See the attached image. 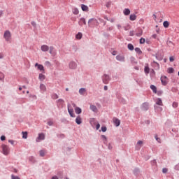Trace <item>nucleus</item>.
Segmentation results:
<instances>
[{"instance_id":"nucleus-1","label":"nucleus","mask_w":179,"mask_h":179,"mask_svg":"<svg viewBox=\"0 0 179 179\" xmlns=\"http://www.w3.org/2000/svg\"><path fill=\"white\" fill-rule=\"evenodd\" d=\"M3 38H5L6 41L10 43V41L12 40V34H10V31H5L3 34Z\"/></svg>"},{"instance_id":"nucleus-2","label":"nucleus","mask_w":179,"mask_h":179,"mask_svg":"<svg viewBox=\"0 0 179 179\" xmlns=\"http://www.w3.org/2000/svg\"><path fill=\"white\" fill-rule=\"evenodd\" d=\"M88 26L90 27H94V26H99V21L96 18H91L88 21Z\"/></svg>"},{"instance_id":"nucleus-3","label":"nucleus","mask_w":179,"mask_h":179,"mask_svg":"<svg viewBox=\"0 0 179 179\" xmlns=\"http://www.w3.org/2000/svg\"><path fill=\"white\" fill-rule=\"evenodd\" d=\"M2 153L5 155V156H8L10 152V149H9V146L2 144L1 145Z\"/></svg>"},{"instance_id":"nucleus-4","label":"nucleus","mask_w":179,"mask_h":179,"mask_svg":"<svg viewBox=\"0 0 179 179\" xmlns=\"http://www.w3.org/2000/svg\"><path fill=\"white\" fill-rule=\"evenodd\" d=\"M110 80H111V78L110 77V76L107 74H103V76H102L103 83H104V85H108Z\"/></svg>"},{"instance_id":"nucleus-5","label":"nucleus","mask_w":179,"mask_h":179,"mask_svg":"<svg viewBox=\"0 0 179 179\" xmlns=\"http://www.w3.org/2000/svg\"><path fill=\"white\" fill-rule=\"evenodd\" d=\"M161 82L163 86H167V83H169V78L166 76H162Z\"/></svg>"},{"instance_id":"nucleus-6","label":"nucleus","mask_w":179,"mask_h":179,"mask_svg":"<svg viewBox=\"0 0 179 179\" xmlns=\"http://www.w3.org/2000/svg\"><path fill=\"white\" fill-rule=\"evenodd\" d=\"M56 103L58 108H64V103H65V101H64V99H59L56 101Z\"/></svg>"},{"instance_id":"nucleus-7","label":"nucleus","mask_w":179,"mask_h":179,"mask_svg":"<svg viewBox=\"0 0 179 179\" xmlns=\"http://www.w3.org/2000/svg\"><path fill=\"white\" fill-rule=\"evenodd\" d=\"M141 110L143 111H148V110H149V103L148 102L143 103V104L141 105Z\"/></svg>"},{"instance_id":"nucleus-8","label":"nucleus","mask_w":179,"mask_h":179,"mask_svg":"<svg viewBox=\"0 0 179 179\" xmlns=\"http://www.w3.org/2000/svg\"><path fill=\"white\" fill-rule=\"evenodd\" d=\"M153 57H155L156 59H157L158 61L163 60V55H162L160 52H157L155 55H153Z\"/></svg>"},{"instance_id":"nucleus-9","label":"nucleus","mask_w":179,"mask_h":179,"mask_svg":"<svg viewBox=\"0 0 179 179\" xmlns=\"http://www.w3.org/2000/svg\"><path fill=\"white\" fill-rule=\"evenodd\" d=\"M68 112L72 118H75V113H73V108H69L71 107V104H68Z\"/></svg>"},{"instance_id":"nucleus-10","label":"nucleus","mask_w":179,"mask_h":179,"mask_svg":"<svg viewBox=\"0 0 179 179\" xmlns=\"http://www.w3.org/2000/svg\"><path fill=\"white\" fill-rule=\"evenodd\" d=\"M152 66H153L156 71H159L160 69V64H159L156 61L152 62Z\"/></svg>"},{"instance_id":"nucleus-11","label":"nucleus","mask_w":179,"mask_h":179,"mask_svg":"<svg viewBox=\"0 0 179 179\" xmlns=\"http://www.w3.org/2000/svg\"><path fill=\"white\" fill-rule=\"evenodd\" d=\"M70 69H76L78 64L75 62H71L69 64Z\"/></svg>"},{"instance_id":"nucleus-12","label":"nucleus","mask_w":179,"mask_h":179,"mask_svg":"<svg viewBox=\"0 0 179 179\" xmlns=\"http://www.w3.org/2000/svg\"><path fill=\"white\" fill-rule=\"evenodd\" d=\"M41 50L43 52H47V51H48V50H50V47H48V45H43L41 47Z\"/></svg>"},{"instance_id":"nucleus-13","label":"nucleus","mask_w":179,"mask_h":179,"mask_svg":"<svg viewBox=\"0 0 179 179\" xmlns=\"http://www.w3.org/2000/svg\"><path fill=\"white\" fill-rule=\"evenodd\" d=\"M113 122L115 127H120L121 125V121L118 118L113 119Z\"/></svg>"},{"instance_id":"nucleus-14","label":"nucleus","mask_w":179,"mask_h":179,"mask_svg":"<svg viewBox=\"0 0 179 179\" xmlns=\"http://www.w3.org/2000/svg\"><path fill=\"white\" fill-rule=\"evenodd\" d=\"M45 138V136H44V134H39L38 136L36 138V142H38V141H43Z\"/></svg>"},{"instance_id":"nucleus-15","label":"nucleus","mask_w":179,"mask_h":179,"mask_svg":"<svg viewBox=\"0 0 179 179\" xmlns=\"http://www.w3.org/2000/svg\"><path fill=\"white\" fill-rule=\"evenodd\" d=\"M116 59H117V61H120L122 62H125V57H124V56H121V55H117Z\"/></svg>"},{"instance_id":"nucleus-16","label":"nucleus","mask_w":179,"mask_h":179,"mask_svg":"<svg viewBox=\"0 0 179 179\" xmlns=\"http://www.w3.org/2000/svg\"><path fill=\"white\" fill-rule=\"evenodd\" d=\"M76 122L78 125H80V124H82V117H80V115L77 116Z\"/></svg>"},{"instance_id":"nucleus-17","label":"nucleus","mask_w":179,"mask_h":179,"mask_svg":"<svg viewBox=\"0 0 179 179\" xmlns=\"http://www.w3.org/2000/svg\"><path fill=\"white\" fill-rule=\"evenodd\" d=\"M78 24L80 26H83V24H86V19L85 18H80V21L78 22Z\"/></svg>"},{"instance_id":"nucleus-18","label":"nucleus","mask_w":179,"mask_h":179,"mask_svg":"<svg viewBox=\"0 0 179 179\" xmlns=\"http://www.w3.org/2000/svg\"><path fill=\"white\" fill-rule=\"evenodd\" d=\"M50 54H51V55L55 56L57 55V52H55V50H54V48L52 46L50 47Z\"/></svg>"},{"instance_id":"nucleus-19","label":"nucleus","mask_w":179,"mask_h":179,"mask_svg":"<svg viewBox=\"0 0 179 179\" xmlns=\"http://www.w3.org/2000/svg\"><path fill=\"white\" fill-rule=\"evenodd\" d=\"M81 9L83 12H87L89 10V7L85 4H82Z\"/></svg>"},{"instance_id":"nucleus-20","label":"nucleus","mask_w":179,"mask_h":179,"mask_svg":"<svg viewBox=\"0 0 179 179\" xmlns=\"http://www.w3.org/2000/svg\"><path fill=\"white\" fill-rule=\"evenodd\" d=\"M45 153H47V150H41L39 151L41 157H44L45 156Z\"/></svg>"},{"instance_id":"nucleus-21","label":"nucleus","mask_w":179,"mask_h":179,"mask_svg":"<svg viewBox=\"0 0 179 179\" xmlns=\"http://www.w3.org/2000/svg\"><path fill=\"white\" fill-rule=\"evenodd\" d=\"M144 72L145 75H149V73L150 72V69L149 68V66H145L144 68Z\"/></svg>"},{"instance_id":"nucleus-22","label":"nucleus","mask_w":179,"mask_h":179,"mask_svg":"<svg viewBox=\"0 0 179 179\" xmlns=\"http://www.w3.org/2000/svg\"><path fill=\"white\" fill-rule=\"evenodd\" d=\"M35 66H37L39 71H44V66L38 64V63H36Z\"/></svg>"},{"instance_id":"nucleus-23","label":"nucleus","mask_w":179,"mask_h":179,"mask_svg":"<svg viewBox=\"0 0 179 179\" xmlns=\"http://www.w3.org/2000/svg\"><path fill=\"white\" fill-rule=\"evenodd\" d=\"M75 113H76V114H82V109L79 107H76Z\"/></svg>"},{"instance_id":"nucleus-24","label":"nucleus","mask_w":179,"mask_h":179,"mask_svg":"<svg viewBox=\"0 0 179 179\" xmlns=\"http://www.w3.org/2000/svg\"><path fill=\"white\" fill-rule=\"evenodd\" d=\"M124 15H125V16H128V15H129L131 13V10H129V8H125L123 11Z\"/></svg>"},{"instance_id":"nucleus-25","label":"nucleus","mask_w":179,"mask_h":179,"mask_svg":"<svg viewBox=\"0 0 179 179\" xmlns=\"http://www.w3.org/2000/svg\"><path fill=\"white\" fill-rule=\"evenodd\" d=\"M156 104L157 106H163V101H162V99L158 98L156 101Z\"/></svg>"},{"instance_id":"nucleus-26","label":"nucleus","mask_w":179,"mask_h":179,"mask_svg":"<svg viewBox=\"0 0 179 179\" xmlns=\"http://www.w3.org/2000/svg\"><path fill=\"white\" fill-rule=\"evenodd\" d=\"M85 93H86V90L85 88H80L79 90V94H81V96H85Z\"/></svg>"},{"instance_id":"nucleus-27","label":"nucleus","mask_w":179,"mask_h":179,"mask_svg":"<svg viewBox=\"0 0 179 179\" xmlns=\"http://www.w3.org/2000/svg\"><path fill=\"white\" fill-rule=\"evenodd\" d=\"M90 110H92V111H93L94 113H97V107L94 105L90 106Z\"/></svg>"},{"instance_id":"nucleus-28","label":"nucleus","mask_w":179,"mask_h":179,"mask_svg":"<svg viewBox=\"0 0 179 179\" xmlns=\"http://www.w3.org/2000/svg\"><path fill=\"white\" fill-rule=\"evenodd\" d=\"M101 139H102L103 143L105 145H107V136H106L105 135H101Z\"/></svg>"},{"instance_id":"nucleus-29","label":"nucleus","mask_w":179,"mask_h":179,"mask_svg":"<svg viewBox=\"0 0 179 179\" xmlns=\"http://www.w3.org/2000/svg\"><path fill=\"white\" fill-rule=\"evenodd\" d=\"M150 89L152 90L153 93H157V87H156V86L151 85Z\"/></svg>"},{"instance_id":"nucleus-30","label":"nucleus","mask_w":179,"mask_h":179,"mask_svg":"<svg viewBox=\"0 0 179 179\" xmlns=\"http://www.w3.org/2000/svg\"><path fill=\"white\" fill-rule=\"evenodd\" d=\"M38 79H39V80L43 82V80H44L45 79V76L43 75V73H40L39 76H38Z\"/></svg>"},{"instance_id":"nucleus-31","label":"nucleus","mask_w":179,"mask_h":179,"mask_svg":"<svg viewBox=\"0 0 179 179\" xmlns=\"http://www.w3.org/2000/svg\"><path fill=\"white\" fill-rule=\"evenodd\" d=\"M139 168H135L133 171V174H134V176H138V174H139Z\"/></svg>"},{"instance_id":"nucleus-32","label":"nucleus","mask_w":179,"mask_h":179,"mask_svg":"<svg viewBox=\"0 0 179 179\" xmlns=\"http://www.w3.org/2000/svg\"><path fill=\"white\" fill-rule=\"evenodd\" d=\"M129 19L131 21L136 20V15H135V14L130 15Z\"/></svg>"},{"instance_id":"nucleus-33","label":"nucleus","mask_w":179,"mask_h":179,"mask_svg":"<svg viewBox=\"0 0 179 179\" xmlns=\"http://www.w3.org/2000/svg\"><path fill=\"white\" fill-rule=\"evenodd\" d=\"M127 48L128 50H129L130 51H134V45H132L131 43H129L127 45Z\"/></svg>"},{"instance_id":"nucleus-34","label":"nucleus","mask_w":179,"mask_h":179,"mask_svg":"<svg viewBox=\"0 0 179 179\" xmlns=\"http://www.w3.org/2000/svg\"><path fill=\"white\" fill-rule=\"evenodd\" d=\"M163 26H164V27H165V29H167V27H169V26H170V23L169 22V21H164L163 22Z\"/></svg>"},{"instance_id":"nucleus-35","label":"nucleus","mask_w":179,"mask_h":179,"mask_svg":"<svg viewBox=\"0 0 179 179\" xmlns=\"http://www.w3.org/2000/svg\"><path fill=\"white\" fill-rule=\"evenodd\" d=\"M40 89L43 92H45V90H47V88L45 87V85L44 84H41L40 85Z\"/></svg>"},{"instance_id":"nucleus-36","label":"nucleus","mask_w":179,"mask_h":179,"mask_svg":"<svg viewBox=\"0 0 179 179\" xmlns=\"http://www.w3.org/2000/svg\"><path fill=\"white\" fill-rule=\"evenodd\" d=\"M142 34H143V31H142V29H139L138 33L136 34V36L137 37H141V36H142Z\"/></svg>"},{"instance_id":"nucleus-37","label":"nucleus","mask_w":179,"mask_h":179,"mask_svg":"<svg viewBox=\"0 0 179 179\" xmlns=\"http://www.w3.org/2000/svg\"><path fill=\"white\" fill-rule=\"evenodd\" d=\"M82 33L80 32H78L76 35V37L77 38V40H80L82 38Z\"/></svg>"},{"instance_id":"nucleus-38","label":"nucleus","mask_w":179,"mask_h":179,"mask_svg":"<svg viewBox=\"0 0 179 179\" xmlns=\"http://www.w3.org/2000/svg\"><path fill=\"white\" fill-rule=\"evenodd\" d=\"M169 73H174V69L173 67H169L167 69Z\"/></svg>"},{"instance_id":"nucleus-39","label":"nucleus","mask_w":179,"mask_h":179,"mask_svg":"<svg viewBox=\"0 0 179 179\" xmlns=\"http://www.w3.org/2000/svg\"><path fill=\"white\" fill-rule=\"evenodd\" d=\"M130 61L131 64H138V62H136V59H135L134 57H130Z\"/></svg>"},{"instance_id":"nucleus-40","label":"nucleus","mask_w":179,"mask_h":179,"mask_svg":"<svg viewBox=\"0 0 179 179\" xmlns=\"http://www.w3.org/2000/svg\"><path fill=\"white\" fill-rule=\"evenodd\" d=\"M73 15H79V9H78L77 8H75L73 10Z\"/></svg>"},{"instance_id":"nucleus-41","label":"nucleus","mask_w":179,"mask_h":179,"mask_svg":"<svg viewBox=\"0 0 179 179\" xmlns=\"http://www.w3.org/2000/svg\"><path fill=\"white\" fill-rule=\"evenodd\" d=\"M51 97L53 100H57V99H58L59 96L57 94H52Z\"/></svg>"},{"instance_id":"nucleus-42","label":"nucleus","mask_w":179,"mask_h":179,"mask_svg":"<svg viewBox=\"0 0 179 179\" xmlns=\"http://www.w3.org/2000/svg\"><path fill=\"white\" fill-rule=\"evenodd\" d=\"M135 51L136 52H137V54H138V55H141V54H142V50H141V48H136Z\"/></svg>"},{"instance_id":"nucleus-43","label":"nucleus","mask_w":179,"mask_h":179,"mask_svg":"<svg viewBox=\"0 0 179 179\" xmlns=\"http://www.w3.org/2000/svg\"><path fill=\"white\" fill-rule=\"evenodd\" d=\"M23 139H27V131H22Z\"/></svg>"},{"instance_id":"nucleus-44","label":"nucleus","mask_w":179,"mask_h":179,"mask_svg":"<svg viewBox=\"0 0 179 179\" xmlns=\"http://www.w3.org/2000/svg\"><path fill=\"white\" fill-rule=\"evenodd\" d=\"M5 79V74L0 71V80H3Z\"/></svg>"},{"instance_id":"nucleus-45","label":"nucleus","mask_w":179,"mask_h":179,"mask_svg":"<svg viewBox=\"0 0 179 179\" xmlns=\"http://www.w3.org/2000/svg\"><path fill=\"white\" fill-rule=\"evenodd\" d=\"M172 106L173 107V108H177L178 107V103L177 102H173L172 103Z\"/></svg>"},{"instance_id":"nucleus-46","label":"nucleus","mask_w":179,"mask_h":179,"mask_svg":"<svg viewBox=\"0 0 179 179\" xmlns=\"http://www.w3.org/2000/svg\"><path fill=\"white\" fill-rule=\"evenodd\" d=\"M29 160L31 162V163L35 162L34 157H29Z\"/></svg>"},{"instance_id":"nucleus-47","label":"nucleus","mask_w":179,"mask_h":179,"mask_svg":"<svg viewBox=\"0 0 179 179\" xmlns=\"http://www.w3.org/2000/svg\"><path fill=\"white\" fill-rule=\"evenodd\" d=\"M155 139L159 143H162V140L160 138L157 137V135L155 136Z\"/></svg>"},{"instance_id":"nucleus-48","label":"nucleus","mask_w":179,"mask_h":179,"mask_svg":"<svg viewBox=\"0 0 179 179\" xmlns=\"http://www.w3.org/2000/svg\"><path fill=\"white\" fill-rule=\"evenodd\" d=\"M101 129L102 132H106L107 131V127L106 126L101 127Z\"/></svg>"},{"instance_id":"nucleus-49","label":"nucleus","mask_w":179,"mask_h":179,"mask_svg":"<svg viewBox=\"0 0 179 179\" xmlns=\"http://www.w3.org/2000/svg\"><path fill=\"white\" fill-rule=\"evenodd\" d=\"M57 138H62V139H64V138H65V134H58Z\"/></svg>"},{"instance_id":"nucleus-50","label":"nucleus","mask_w":179,"mask_h":179,"mask_svg":"<svg viewBox=\"0 0 179 179\" xmlns=\"http://www.w3.org/2000/svg\"><path fill=\"white\" fill-rule=\"evenodd\" d=\"M156 93H157V96H162V94H163V91L159 90V91H157Z\"/></svg>"},{"instance_id":"nucleus-51","label":"nucleus","mask_w":179,"mask_h":179,"mask_svg":"<svg viewBox=\"0 0 179 179\" xmlns=\"http://www.w3.org/2000/svg\"><path fill=\"white\" fill-rule=\"evenodd\" d=\"M145 38H141L140 39V44H145Z\"/></svg>"},{"instance_id":"nucleus-52","label":"nucleus","mask_w":179,"mask_h":179,"mask_svg":"<svg viewBox=\"0 0 179 179\" xmlns=\"http://www.w3.org/2000/svg\"><path fill=\"white\" fill-rule=\"evenodd\" d=\"M48 125H49V127H52V125H54V122L53 121H48Z\"/></svg>"},{"instance_id":"nucleus-53","label":"nucleus","mask_w":179,"mask_h":179,"mask_svg":"<svg viewBox=\"0 0 179 179\" xmlns=\"http://www.w3.org/2000/svg\"><path fill=\"white\" fill-rule=\"evenodd\" d=\"M11 179H20L19 176H15V175H11Z\"/></svg>"},{"instance_id":"nucleus-54","label":"nucleus","mask_w":179,"mask_h":179,"mask_svg":"<svg viewBox=\"0 0 179 179\" xmlns=\"http://www.w3.org/2000/svg\"><path fill=\"white\" fill-rule=\"evenodd\" d=\"M169 171V169H167V168H164L162 169V173H164V174H166V173H167Z\"/></svg>"},{"instance_id":"nucleus-55","label":"nucleus","mask_w":179,"mask_h":179,"mask_svg":"<svg viewBox=\"0 0 179 179\" xmlns=\"http://www.w3.org/2000/svg\"><path fill=\"white\" fill-rule=\"evenodd\" d=\"M45 65H46L47 66H51V62H50L49 61H46L45 62Z\"/></svg>"},{"instance_id":"nucleus-56","label":"nucleus","mask_w":179,"mask_h":179,"mask_svg":"<svg viewBox=\"0 0 179 179\" xmlns=\"http://www.w3.org/2000/svg\"><path fill=\"white\" fill-rule=\"evenodd\" d=\"M170 62H174V57L171 56L169 57Z\"/></svg>"},{"instance_id":"nucleus-57","label":"nucleus","mask_w":179,"mask_h":179,"mask_svg":"<svg viewBox=\"0 0 179 179\" xmlns=\"http://www.w3.org/2000/svg\"><path fill=\"white\" fill-rule=\"evenodd\" d=\"M129 36H135V32L134 31H130Z\"/></svg>"},{"instance_id":"nucleus-58","label":"nucleus","mask_w":179,"mask_h":179,"mask_svg":"<svg viewBox=\"0 0 179 179\" xmlns=\"http://www.w3.org/2000/svg\"><path fill=\"white\" fill-rule=\"evenodd\" d=\"M108 148L109 149V150H111V149H113V145H111V143H108Z\"/></svg>"},{"instance_id":"nucleus-59","label":"nucleus","mask_w":179,"mask_h":179,"mask_svg":"<svg viewBox=\"0 0 179 179\" xmlns=\"http://www.w3.org/2000/svg\"><path fill=\"white\" fill-rule=\"evenodd\" d=\"M0 139L1 141H5L6 139V137L5 136H1Z\"/></svg>"},{"instance_id":"nucleus-60","label":"nucleus","mask_w":179,"mask_h":179,"mask_svg":"<svg viewBox=\"0 0 179 179\" xmlns=\"http://www.w3.org/2000/svg\"><path fill=\"white\" fill-rule=\"evenodd\" d=\"M31 24H32L34 26V27H36V26H37V24H36V22H34V21H32L31 22Z\"/></svg>"},{"instance_id":"nucleus-61","label":"nucleus","mask_w":179,"mask_h":179,"mask_svg":"<svg viewBox=\"0 0 179 179\" xmlns=\"http://www.w3.org/2000/svg\"><path fill=\"white\" fill-rule=\"evenodd\" d=\"M100 129V123H97L96 126V129L99 130Z\"/></svg>"},{"instance_id":"nucleus-62","label":"nucleus","mask_w":179,"mask_h":179,"mask_svg":"<svg viewBox=\"0 0 179 179\" xmlns=\"http://www.w3.org/2000/svg\"><path fill=\"white\" fill-rule=\"evenodd\" d=\"M9 143H10L11 145H14L15 141H13V140H8Z\"/></svg>"},{"instance_id":"nucleus-63","label":"nucleus","mask_w":179,"mask_h":179,"mask_svg":"<svg viewBox=\"0 0 179 179\" xmlns=\"http://www.w3.org/2000/svg\"><path fill=\"white\" fill-rule=\"evenodd\" d=\"M143 143V141H138L137 142V145H142Z\"/></svg>"},{"instance_id":"nucleus-64","label":"nucleus","mask_w":179,"mask_h":179,"mask_svg":"<svg viewBox=\"0 0 179 179\" xmlns=\"http://www.w3.org/2000/svg\"><path fill=\"white\" fill-rule=\"evenodd\" d=\"M52 179H58L57 176H52Z\"/></svg>"}]
</instances>
